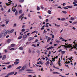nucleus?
I'll use <instances>...</instances> for the list:
<instances>
[{
    "instance_id": "nucleus-1",
    "label": "nucleus",
    "mask_w": 77,
    "mask_h": 77,
    "mask_svg": "<svg viewBox=\"0 0 77 77\" xmlns=\"http://www.w3.org/2000/svg\"><path fill=\"white\" fill-rule=\"evenodd\" d=\"M34 38L33 37H30L29 38L28 40L29 41H31L32 40H33Z\"/></svg>"
},
{
    "instance_id": "nucleus-2",
    "label": "nucleus",
    "mask_w": 77,
    "mask_h": 77,
    "mask_svg": "<svg viewBox=\"0 0 77 77\" xmlns=\"http://www.w3.org/2000/svg\"><path fill=\"white\" fill-rule=\"evenodd\" d=\"M11 47H15V44H11V46H8V48H11Z\"/></svg>"
},
{
    "instance_id": "nucleus-3",
    "label": "nucleus",
    "mask_w": 77,
    "mask_h": 77,
    "mask_svg": "<svg viewBox=\"0 0 77 77\" xmlns=\"http://www.w3.org/2000/svg\"><path fill=\"white\" fill-rule=\"evenodd\" d=\"M15 73V72H11L10 73H8L7 74V75H12V74H14Z\"/></svg>"
},
{
    "instance_id": "nucleus-4",
    "label": "nucleus",
    "mask_w": 77,
    "mask_h": 77,
    "mask_svg": "<svg viewBox=\"0 0 77 77\" xmlns=\"http://www.w3.org/2000/svg\"><path fill=\"white\" fill-rule=\"evenodd\" d=\"M6 5H7V6H9V5H12V6H13L14 5V3H12L11 5V4H7L6 3Z\"/></svg>"
},
{
    "instance_id": "nucleus-5",
    "label": "nucleus",
    "mask_w": 77,
    "mask_h": 77,
    "mask_svg": "<svg viewBox=\"0 0 77 77\" xmlns=\"http://www.w3.org/2000/svg\"><path fill=\"white\" fill-rule=\"evenodd\" d=\"M14 31V29H12L8 32V33H13Z\"/></svg>"
},
{
    "instance_id": "nucleus-6",
    "label": "nucleus",
    "mask_w": 77,
    "mask_h": 77,
    "mask_svg": "<svg viewBox=\"0 0 77 77\" xmlns=\"http://www.w3.org/2000/svg\"><path fill=\"white\" fill-rule=\"evenodd\" d=\"M6 58V55L3 56L2 58V60H5Z\"/></svg>"
},
{
    "instance_id": "nucleus-7",
    "label": "nucleus",
    "mask_w": 77,
    "mask_h": 77,
    "mask_svg": "<svg viewBox=\"0 0 77 77\" xmlns=\"http://www.w3.org/2000/svg\"><path fill=\"white\" fill-rule=\"evenodd\" d=\"M27 35L26 34H25L23 36V38H24V39H26V38H27Z\"/></svg>"
},
{
    "instance_id": "nucleus-8",
    "label": "nucleus",
    "mask_w": 77,
    "mask_h": 77,
    "mask_svg": "<svg viewBox=\"0 0 77 77\" xmlns=\"http://www.w3.org/2000/svg\"><path fill=\"white\" fill-rule=\"evenodd\" d=\"M53 48H54V47H53V46H52L51 47H49V48H47V50H50V49Z\"/></svg>"
},
{
    "instance_id": "nucleus-9",
    "label": "nucleus",
    "mask_w": 77,
    "mask_h": 77,
    "mask_svg": "<svg viewBox=\"0 0 77 77\" xmlns=\"http://www.w3.org/2000/svg\"><path fill=\"white\" fill-rule=\"evenodd\" d=\"M7 41L8 44H9L10 42L11 41V39H8L7 40Z\"/></svg>"
},
{
    "instance_id": "nucleus-10",
    "label": "nucleus",
    "mask_w": 77,
    "mask_h": 77,
    "mask_svg": "<svg viewBox=\"0 0 77 77\" xmlns=\"http://www.w3.org/2000/svg\"><path fill=\"white\" fill-rule=\"evenodd\" d=\"M45 65L47 66L48 65H50V61H47L46 63H45Z\"/></svg>"
},
{
    "instance_id": "nucleus-11",
    "label": "nucleus",
    "mask_w": 77,
    "mask_h": 77,
    "mask_svg": "<svg viewBox=\"0 0 77 77\" xmlns=\"http://www.w3.org/2000/svg\"><path fill=\"white\" fill-rule=\"evenodd\" d=\"M3 35H4V32H2L0 35V38H1L3 36Z\"/></svg>"
},
{
    "instance_id": "nucleus-12",
    "label": "nucleus",
    "mask_w": 77,
    "mask_h": 77,
    "mask_svg": "<svg viewBox=\"0 0 77 77\" xmlns=\"http://www.w3.org/2000/svg\"><path fill=\"white\" fill-rule=\"evenodd\" d=\"M23 15H24V14H23L21 15L19 17V19H21V18L23 17Z\"/></svg>"
},
{
    "instance_id": "nucleus-13",
    "label": "nucleus",
    "mask_w": 77,
    "mask_h": 77,
    "mask_svg": "<svg viewBox=\"0 0 77 77\" xmlns=\"http://www.w3.org/2000/svg\"><path fill=\"white\" fill-rule=\"evenodd\" d=\"M26 68V66H23L22 68L23 70H24V69Z\"/></svg>"
},
{
    "instance_id": "nucleus-14",
    "label": "nucleus",
    "mask_w": 77,
    "mask_h": 77,
    "mask_svg": "<svg viewBox=\"0 0 77 77\" xmlns=\"http://www.w3.org/2000/svg\"><path fill=\"white\" fill-rule=\"evenodd\" d=\"M74 19H75L74 17H71L70 18V20H71L72 21H74Z\"/></svg>"
},
{
    "instance_id": "nucleus-15",
    "label": "nucleus",
    "mask_w": 77,
    "mask_h": 77,
    "mask_svg": "<svg viewBox=\"0 0 77 77\" xmlns=\"http://www.w3.org/2000/svg\"><path fill=\"white\" fill-rule=\"evenodd\" d=\"M19 50H23V47H20L19 48Z\"/></svg>"
},
{
    "instance_id": "nucleus-16",
    "label": "nucleus",
    "mask_w": 77,
    "mask_h": 77,
    "mask_svg": "<svg viewBox=\"0 0 77 77\" xmlns=\"http://www.w3.org/2000/svg\"><path fill=\"white\" fill-rule=\"evenodd\" d=\"M52 73L53 74H60V73L57 72H53Z\"/></svg>"
},
{
    "instance_id": "nucleus-17",
    "label": "nucleus",
    "mask_w": 77,
    "mask_h": 77,
    "mask_svg": "<svg viewBox=\"0 0 77 77\" xmlns=\"http://www.w3.org/2000/svg\"><path fill=\"white\" fill-rule=\"evenodd\" d=\"M50 40H51V38L48 37L47 40V42H49V41H50Z\"/></svg>"
},
{
    "instance_id": "nucleus-18",
    "label": "nucleus",
    "mask_w": 77,
    "mask_h": 77,
    "mask_svg": "<svg viewBox=\"0 0 77 77\" xmlns=\"http://www.w3.org/2000/svg\"><path fill=\"white\" fill-rule=\"evenodd\" d=\"M77 22L75 21L73 22V23H72V25H74V24H77Z\"/></svg>"
},
{
    "instance_id": "nucleus-19",
    "label": "nucleus",
    "mask_w": 77,
    "mask_h": 77,
    "mask_svg": "<svg viewBox=\"0 0 77 77\" xmlns=\"http://www.w3.org/2000/svg\"><path fill=\"white\" fill-rule=\"evenodd\" d=\"M14 64H15V65H17V64H18V63H19V62L17 61H16L14 62Z\"/></svg>"
},
{
    "instance_id": "nucleus-20",
    "label": "nucleus",
    "mask_w": 77,
    "mask_h": 77,
    "mask_svg": "<svg viewBox=\"0 0 77 77\" xmlns=\"http://www.w3.org/2000/svg\"><path fill=\"white\" fill-rule=\"evenodd\" d=\"M66 7H67V8H73V7L72 6V5L70 6H67Z\"/></svg>"
},
{
    "instance_id": "nucleus-21",
    "label": "nucleus",
    "mask_w": 77,
    "mask_h": 77,
    "mask_svg": "<svg viewBox=\"0 0 77 77\" xmlns=\"http://www.w3.org/2000/svg\"><path fill=\"white\" fill-rule=\"evenodd\" d=\"M19 2L21 3H23L24 2V0H19Z\"/></svg>"
},
{
    "instance_id": "nucleus-22",
    "label": "nucleus",
    "mask_w": 77,
    "mask_h": 77,
    "mask_svg": "<svg viewBox=\"0 0 77 77\" xmlns=\"http://www.w3.org/2000/svg\"><path fill=\"white\" fill-rule=\"evenodd\" d=\"M51 61V64L50 65L52 66L53 65V61H51V60H50Z\"/></svg>"
},
{
    "instance_id": "nucleus-23",
    "label": "nucleus",
    "mask_w": 77,
    "mask_h": 77,
    "mask_svg": "<svg viewBox=\"0 0 77 77\" xmlns=\"http://www.w3.org/2000/svg\"><path fill=\"white\" fill-rule=\"evenodd\" d=\"M48 14H51V11H50V10L48 11Z\"/></svg>"
},
{
    "instance_id": "nucleus-24",
    "label": "nucleus",
    "mask_w": 77,
    "mask_h": 77,
    "mask_svg": "<svg viewBox=\"0 0 77 77\" xmlns=\"http://www.w3.org/2000/svg\"><path fill=\"white\" fill-rule=\"evenodd\" d=\"M15 15L16 16L17 15H18V11L17 10L16 11V12L15 13Z\"/></svg>"
},
{
    "instance_id": "nucleus-25",
    "label": "nucleus",
    "mask_w": 77,
    "mask_h": 77,
    "mask_svg": "<svg viewBox=\"0 0 77 77\" xmlns=\"http://www.w3.org/2000/svg\"><path fill=\"white\" fill-rule=\"evenodd\" d=\"M7 68H11L12 67V65H10L8 66Z\"/></svg>"
},
{
    "instance_id": "nucleus-26",
    "label": "nucleus",
    "mask_w": 77,
    "mask_h": 77,
    "mask_svg": "<svg viewBox=\"0 0 77 77\" xmlns=\"http://www.w3.org/2000/svg\"><path fill=\"white\" fill-rule=\"evenodd\" d=\"M28 52L29 53H32V51H31V50H30V49H29L28 50Z\"/></svg>"
},
{
    "instance_id": "nucleus-27",
    "label": "nucleus",
    "mask_w": 77,
    "mask_h": 77,
    "mask_svg": "<svg viewBox=\"0 0 77 77\" xmlns=\"http://www.w3.org/2000/svg\"><path fill=\"white\" fill-rule=\"evenodd\" d=\"M65 53V51H62L61 52V53L62 54H63Z\"/></svg>"
},
{
    "instance_id": "nucleus-28",
    "label": "nucleus",
    "mask_w": 77,
    "mask_h": 77,
    "mask_svg": "<svg viewBox=\"0 0 77 77\" xmlns=\"http://www.w3.org/2000/svg\"><path fill=\"white\" fill-rule=\"evenodd\" d=\"M37 11H39L40 10V8L38 6H37Z\"/></svg>"
},
{
    "instance_id": "nucleus-29",
    "label": "nucleus",
    "mask_w": 77,
    "mask_h": 77,
    "mask_svg": "<svg viewBox=\"0 0 77 77\" xmlns=\"http://www.w3.org/2000/svg\"><path fill=\"white\" fill-rule=\"evenodd\" d=\"M21 68V66H19V67L16 68L17 69H20Z\"/></svg>"
},
{
    "instance_id": "nucleus-30",
    "label": "nucleus",
    "mask_w": 77,
    "mask_h": 77,
    "mask_svg": "<svg viewBox=\"0 0 77 77\" xmlns=\"http://www.w3.org/2000/svg\"><path fill=\"white\" fill-rule=\"evenodd\" d=\"M19 14H21L22 13H23V11L22 10H20L19 12Z\"/></svg>"
},
{
    "instance_id": "nucleus-31",
    "label": "nucleus",
    "mask_w": 77,
    "mask_h": 77,
    "mask_svg": "<svg viewBox=\"0 0 77 77\" xmlns=\"http://www.w3.org/2000/svg\"><path fill=\"white\" fill-rule=\"evenodd\" d=\"M61 21H64V20H65V18H62L61 19Z\"/></svg>"
},
{
    "instance_id": "nucleus-32",
    "label": "nucleus",
    "mask_w": 77,
    "mask_h": 77,
    "mask_svg": "<svg viewBox=\"0 0 77 77\" xmlns=\"http://www.w3.org/2000/svg\"><path fill=\"white\" fill-rule=\"evenodd\" d=\"M22 38V36H19V37L18 38V39H21Z\"/></svg>"
},
{
    "instance_id": "nucleus-33",
    "label": "nucleus",
    "mask_w": 77,
    "mask_h": 77,
    "mask_svg": "<svg viewBox=\"0 0 77 77\" xmlns=\"http://www.w3.org/2000/svg\"><path fill=\"white\" fill-rule=\"evenodd\" d=\"M9 20H8V21L6 22V24H8V23H9Z\"/></svg>"
},
{
    "instance_id": "nucleus-34",
    "label": "nucleus",
    "mask_w": 77,
    "mask_h": 77,
    "mask_svg": "<svg viewBox=\"0 0 77 77\" xmlns=\"http://www.w3.org/2000/svg\"><path fill=\"white\" fill-rule=\"evenodd\" d=\"M62 12H63V13L64 14H66V13H67V12H66V11H62Z\"/></svg>"
},
{
    "instance_id": "nucleus-35",
    "label": "nucleus",
    "mask_w": 77,
    "mask_h": 77,
    "mask_svg": "<svg viewBox=\"0 0 77 77\" xmlns=\"http://www.w3.org/2000/svg\"><path fill=\"white\" fill-rule=\"evenodd\" d=\"M36 52L37 53H38V54H39V53H40V51L39 50L37 51Z\"/></svg>"
},
{
    "instance_id": "nucleus-36",
    "label": "nucleus",
    "mask_w": 77,
    "mask_h": 77,
    "mask_svg": "<svg viewBox=\"0 0 77 77\" xmlns=\"http://www.w3.org/2000/svg\"><path fill=\"white\" fill-rule=\"evenodd\" d=\"M30 44V42H28L26 43V45H27V44Z\"/></svg>"
},
{
    "instance_id": "nucleus-37",
    "label": "nucleus",
    "mask_w": 77,
    "mask_h": 77,
    "mask_svg": "<svg viewBox=\"0 0 77 77\" xmlns=\"http://www.w3.org/2000/svg\"><path fill=\"white\" fill-rule=\"evenodd\" d=\"M44 27H45V25H44L42 26V27L41 29V30H43V29H44Z\"/></svg>"
},
{
    "instance_id": "nucleus-38",
    "label": "nucleus",
    "mask_w": 77,
    "mask_h": 77,
    "mask_svg": "<svg viewBox=\"0 0 77 77\" xmlns=\"http://www.w3.org/2000/svg\"><path fill=\"white\" fill-rule=\"evenodd\" d=\"M15 50V49L14 48H12L10 49V50Z\"/></svg>"
},
{
    "instance_id": "nucleus-39",
    "label": "nucleus",
    "mask_w": 77,
    "mask_h": 77,
    "mask_svg": "<svg viewBox=\"0 0 77 77\" xmlns=\"http://www.w3.org/2000/svg\"><path fill=\"white\" fill-rule=\"evenodd\" d=\"M14 12H15V11H16V9H15V8H14V9L13 10H12Z\"/></svg>"
},
{
    "instance_id": "nucleus-40",
    "label": "nucleus",
    "mask_w": 77,
    "mask_h": 77,
    "mask_svg": "<svg viewBox=\"0 0 77 77\" xmlns=\"http://www.w3.org/2000/svg\"><path fill=\"white\" fill-rule=\"evenodd\" d=\"M26 71H32V70L30 69H28L26 70Z\"/></svg>"
},
{
    "instance_id": "nucleus-41",
    "label": "nucleus",
    "mask_w": 77,
    "mask_h": 77,
    "mask_svg": "<svg viewBox=\"0 0 77 77\" xmlns=\"http://www.w3.org/2000/svg\"><path fill=\"white\" fill-rule=\"evenodd\" d=\"M59 60H60L58 61V63H60V58H59Z\"/></svg>"
},
{
    "instance_id": "nucleus-42",
    "label": "nucleus",
    "mask_w": 77,
    "mask_h": 77,
    "mask_svg": "<svg viewBox=\"0 0 77 77\" xmlns=\"http://www.w3.org/2000/svg\"><path fill=\"white\" fill-rule=\"evenodd\" d=\"M25 29H22V31H23L22 32H24L25 31Z\"/></svg>"
},
{
    "instance_id": "nucleus-43",
    "label": "nucleus",
    "mask_w": 77,
    "mask_h": 77,
    "mask_svg": "<svg viewBox=\"0 0 77 77\" xmlns=\"http://www.w3.org/2000/svg\"><path fill=\"white\" fill-rule=\"evenodd\" d=\"M41 8L42 9H44V7H43V6L41 5Z\"/></svg>"
},
{
    "instance_id": "nucleus-44",
    "label": "nucleus",
    "mask_w": 77,
    "mask_h": 77,
    "mask_svg": "<svg viewBox=\"0 0 77 77\" xmlns=\"http://www.w3.org/2000/svg\"><path fill=\"white\" fill-rule=\"evenodd\" d=\"M4 51L5 53H7L8 52V50L7 49H5Z\"/></svg>"
},
{
    "instance_id": "nucleus-45",
    "label": "nucleus",
    "mask_w": 77,
    "mask_h": 77,
    "mask_svg": "<svg viewBox=\"0 0 77 77\" xmlns=\"http://www.w3.org/2000/svg\"><path fill=\"white\" fill-rule=\"evenodd\" d=\"M17 26V24L14 23V27H16Z\"/></svg>"
},
{
    "instance_id": "nucleus-46",
    "label": "nucleus",
    "mask_w": 77,
    "mask_h": 77,
    "mask_svg": "<svg viewBox=\"0 0 77 77\" xmlns=\"http://www.w3.org/2000/svg\"><path fill=\"white\" fill-rule=\"evenodd\" d=\"M7 34V33H6V32H5L4 35V36H5Z\"/></svg>"
},
{
    "instance_id": "nucleus-47",
    "label": "nucleus",
    "mask_w": 77,
    "mask_h": 77,
    "mask_svg": "<svg viewBox=\"0 0 77 77\" xmlns=\"http://www.w3.org/2000/svg\"><path fill=\"white\" fill-rule=\"evenodd\" d=\"M28 73H33L32 72H30V71H28L27 72Z\"/></svg>"
},
{
    "instance_id": "nucleus-48",
    "label": "nucleus",
    "mask_w": 77,
    "mask_h": 77,
    "mask_svg": "<svg viewBox=\"0 0 77 77\" xmlns=\"http://www.w3.org/2000/svg\"><path fill=\"white\" fill-rule=\"evenodd\" d=\"M9 32V30H7L6 31L5 33H8V32Z\"/></svg>"
},
{
    "instance_id": "nucleus-49",
    "label": "nucleus",
    "mask_w": 77,
    "mask_h": 77,
    "mask_svg": "<svg viewBox=\"0 0 77 77\" xmlns=\"http://www.w3.org/2000/svg\"><path fill=\"white\" fill-rule=\"evenodd\" d=\"M32 46H33V47H36V45H34V44H33V45H32Z\"/></svg>"
},
{
    "instance_id": "nucleus-50",
    "label": "nucleus",
    "mask_w": 77,
    "mask_h": 77,
    "mask_svg": "<svg viewBox=\"0 0 77 77\" xmlns=\"http://www.w3.org/2000/svg\"><path fill=\"white\" fill-rule=\"evenodd\" d=\"M9 3H10V4H12V3H13V2H12V1L9 2Z\"/></svg>"
},
{
    "instance_id": "nucleus-51",
    "label": "nucleus",
    "mask_w": 77,
    "mask_h": 77,
    "mask_svg": "<svg viewBox=\"0 0 77 77\" xmlns=\"http://www.w3.org/2000/svg\"><path fill=\"white\" fill-rule=\"evenodd\" d=\"M36 32V31H33V32H32L31 34H33V33H35Z\"/></svg>"
},
{
    "instance_id": "nucleus-52",
    "label": "nucleus",
    "mask_w": 77,
    "mask_h": 77,
    "mask_svg": "<svg viewBox=\"0 0 77 77\" xmlns=\"http://www.w3.org/2000/svg\"><path fill=\"white\" fill-rule=\"evenodd\" d=\"M38 17H39V18H40V19H42V17H41V16H39Z\"/></svg>"
},
{
    "instance_id": "nucleus-53",
    "label": "nucleus",
    "mask_w": 77,
    "mask_h": 77,
    "mask_svg": "<svg viewBox=\"0 0 77 77\" xmlns=\"http://www.w3.org/2000/svg\"><path fill=\"white\" fill-rule=\"evenodd\" d=\"M74 2L76 3H77V0H74Z\"/></svg>"
},
{
    "instance_id": "nucleus-54",
    "label": "nucleus",
    "mask_w": 77,
    "mask_h": 77,
    "mask_svg": "<svg viewBox=\"0 0 77 77\" xmlns=\"http://www.w3.org/2000/svg\"><path fill=\"white\" fill-rule=\"evenodd\" d=\"M56 42H57L58 43H59V42H60V41L59 40H57L56 41Z\"/></svg>"
},
{
    "instance_id": "nucleus-55",
    "label": "nucleus",
    "mask_w": 77,
    "mask_h": 77,
    "mask_svg": "<svg viewBox=\"0 0 77 77\" xmlns=\"http://www.w3.org/2000/svg\"><path fill=\"white\" fill-rule=\"evenodd\" d=\"M1 26H2V27H5V24L2 25Z\"/></svg>"
},
{
    "instance_id": "nucleus-56",
    "label": "nucleus",
    "mask_w": 77,
    "mask_h": 77,
    "mask_svg": "<svg viewBox=\"0 0 77 77\" xmlns=\"http://www.w3.org/2000/svg\"><path fill=\"white\" fill-rule=\"evenodd\" d=\"M41 71H43V68L42 67L41 69Z\"/></svg>"
},
{
    "instance_id": "nucleus-57",
    "label": "nucleus",
    "mask_w": 77,
    "mask_h": 77,
    "mask_svg": "<svg viewBox=\"0 0 77 77\" xmlns=\"http://www.w3.org/2000/svg\"><path fill=\"white\" fill-rule=\"evenodd\" d=\"M72 29H73V30H75V29H76L75 28V27H73Z\"/></svg>"
},
{
    "instance_id": "nucleus-58",
    "label": "nucleus",
    "mask_w": 77,
    "mask_h": 77,
    "mask_svg": "<svg viewBox=\"0 0 77 77\" xmlns=\"http://www.w3.org/2000/svg\"><path fill=\"white\" fill-rule=\"evenodd\" d=\"M54 38V35H52V38Z\"/></svg>"
},
{
    "instance_id": "nucleus-59",
    "label": "nucleus",
    "mask_w": 77,
    "mask_h": 77,
    "mask_svg": "<svg viewBox=\"0 0 77 77\" xmlns=\"http://www.w3.org/2000/svg\"><path fill=\"white\" fill-rule=\"evenodd\" d=\"M8 12H11V9H9L8 10Z\"/></svg>"
},
{
    "instance_id": "nucleus-60",
    "label": "nucleus",
    "mask_w": 77,
    "mask_h": 77,
    "mask_svg": "<svg viewBox=\"0 0 77 77\" xmlns=\"http://www.w3.org/2000/svg\"><path fill=\"white\" fill-rule=\"evenodd\" d=\"M35 53V51H32V53H33V54H34Z\"/></svg>"
},
{
    "instance_id": "nucleus-61",
    "label": "nucleus",
    "mask_w": 77,
    "mask_h": 77,
    "mask_svg": "<svg viewBox=\"0 0 77 77\" xmlns=\"http://www.w3.org/2000/svg\"><path fill=\"white\" fill-rule=\"evenodd\" d=\"M59 75L60 76H61V77H66V76H62V75Z\"/></svg>"
},
{
    "instance_id": "nucleus-62",
    "label": "nucleus",
    "mask_w": 77,
    "mask_h": 77,
    "mask_svg": "<svg viewBox=\"0 0 77 77\" xmlns=\"http://www.w3.org/2000/svg\"><path fill=\"white\" fill-rule=\"evenodd\" d=\"M73 6H77V4H74L73 5Z\"/></svg>"
},
{
    "instance_id": "nucleus-63",
    "label": "nucleus",
    "mask_w": 77,
    "mask_h": 77,
    "mask_svg": "<svg viewBox=\"0 0 77 77\" xmlns=\"http://www.w3.org/2000/svg\"><path fill=\"white\" fill-rule=\"evenodd\" d=\"M18 7H19V8H21V5H18Z\"/></svg>"
},
{
    "instance_id": "nucleus-64",
    "label": "nucleus",
    "mask_w": 77,
    "mask_h": 77,
    "mask_svg": "<svg viewBox=\"0 0 77 77\" xmlns=\"http://www.w3.org/2000/svg\"><path fill=\"white\" fill-rule=\"evenodd\" d=\"M9 35H8L6 36V38H9Z\"/></svg>"
}]
</instances>
